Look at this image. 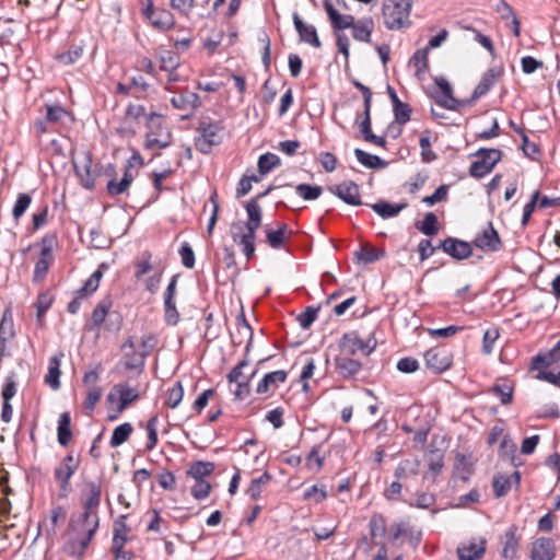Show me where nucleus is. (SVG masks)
Returning a JSON list of instances; mask_svg holds the SVG:
<instances>
[{"label":"nucleus","instance_id":"obj_1","mask_svg":"<svg viewBox=\"0 0 560 560\" xmlns=\"http://www.w3.org/2000/svg\"><path fill=\"white\" fill-rule=\"evenodd\" d=\"M85 489L81 498L83 512L78 518L70 520V537L65 547L70 556L78 558L85 553L100 525L97 509L101 504L102 486L100 482L89 481Z\"/></svg>","mask_w":560,"mask_h":560},{"label":"nucleus","instance_id":"obj_2","mask_svg":"<svg viewBox=\"0 0 560 560\" xmlns=\"http://www.w3.org/2000/svg\"><path fill=\"white\" fill-rule=\"evenodd\" d=\"M224 127L220 121L202 120L197 127L199 136L195 139L196 149L202 154H209L213 147L223 141Z\"/></svg>","mask_w":560,"mask_h":560},{"label":"nucleus","instance_id":"obj_3","mask_svg":"<svg viewBox=\"0 0 560 560\" xmlns=\"http://www.w3.org/2000/svg\"><path fill=\"white\" fill-rule=\"evenodd\" d=\"M373 546L380 549L375 556V560H384L385 558V521L380 516H373L370 521V534L364 536L359 546L364 552H370Z\"/></svg>","mask_w":560,"mask_h":560},{"label":"nucleus","instance_id":"obj_4","mask_svg":"<svg viewBox=\"0 0 560 560\" xmlns=\"http://www.w3.org/2000/svg\"><path fill=\"white\" fill-rule=\"evenodd\" d=\"M474 155L477 160L471 163L469 175L475 178H482L501 161L502 152L499 149L481 148Z\"/></svg>","mask_w":560,"mask_h":560},{"label":"nucleus","instance_id":"obj_5","mask_svg":"<svg viewBox=\"0 0 560 560\" xmlns=\"http://www.w3.org/2000/svg\"><path fill=\"white\" fill-rule=\"evenodd\" d=\"M412 0H387V28L401 30L410 26Z\"/></svg>","mask_w":560,"mask_h":560},{"label":"nucleus","instance_id":"obj_6","mask_svg":"<svg viewBox=\"0 0 560 560\" xmlns=\"http://www.w3.org/2000/svg\"><path fill=\"white\" fill-rule=\"evenodd\" d=\"M156 127L159 129H163V121L161 115L152 112L148 115L147 128L149 131L145 136V149H153L155 147L160 149L167 148L171 144V132L165 129V131L156 133L153 131V128Z\"/></svg>","mask_w":560,"mask_h":560},{"label":"nucleus","instance_id":"obj_7","mask_svg":"<svg viewBox=\"0 0 560 560\" xmlns=\"http://www.w3.org/2000/svg\"><path fill=\"white\" fill-rule=\"evenodd\" d=\"M376 347V340L369 338L364 341L358 334V331L346 332L339 341L340 351L345 354H357L358 352L364 355L370 354Z\"/></svg>","mask_w":560,"mask_h":560},{"label":"nucleus","instance_id":"obj_8","mask_svg":"<svg viewBox=\"0 0 560 560\" xmlns=\"http://www.w3.org/2000/svg\"><path fill=\"white\" fill-rule=\"evenodd\" d=\"M425 365L439 374L446 371L452 364V354L446 348L435 347L424 353Z\"/></svg>","mask_w":560,"mask_h":560},{"label":"nucleus","instance_id":"obj_9","mask_svg":"<svg viewBox=\"0 0 560 560\" xmlns=\"http://www.w3.org/2000/svg\"><path fill=\"white\" fill-rule=\"evenodd\" d=\"M474 245L485 252H498L501 249L502 242L491 222L488 223L481 233L476 235Z\"/></svg>","mask_w":560,"mask_h":560},{"label":"nucleus","instance_id":"obj_10","mask_svg":"<svg viewBox=\"0 0 560 560\" xmlns=\"http://www.w3.org/2000/svg\"><path fill=\"white\" fill-rule=\"evenodd\" d=\"M121 350L124 352V364L127 370H143L145 357L136 350V342L132 337H129L122 343Z\"/></svg>","mask_w":560,"mask_h":560},{"label":"nucleus","instance_id":"obj_11","mask_svg":"<svg viewBox=\"0 0 560 560\" xmlns=\"http://www.w3.org/2000/svg\"><path fill=\"white\" fill-rule=\"evenodd\" d=\"M292 20L301 42L315 48H319L322 46L314 25L305 23L296 12L292 14Z\"/></svg>","mask_w":560,"mask_h":560},{"label":"nucleus","instance_id":"obj_12","mask_svg":"<svg viewBox=\"0 0 560 560\" xmlns=\"http://www.w3.org/2000/svg\"><path fill=\"white\" fill-rule=\"evenodd\" d=\"M231 338L234 345H241L247 340L245 355H248L253 343V329L246 320L243 310L236 317V331L231 334Z\"/></svg>","mask_w":560,"mask_h":560},{"label":"nucleus","instance_id":"obj_13","mask_svg":"<svg viewBox=\"0 0 560 560\" xmlns=\"http://www.w3.org/2000/svg\"><path fill=\"white\" fill-rule=\"evenodd\" d=\"M440 247L444 253L448 254L451 257L463 260L471 256L472 248L468 242L457 240L454 237L445 238Z\"/></svg>","mask_w":560,"mask_h":560},{"label":"nucleus","instance_id":"obj_14","mask_svg":"<svg viewBox=\"0 0 560 560\" xmlns=\"http://www.w3.org/2000/svg\"><path fill=\"white\" fill-rule=\"evenodd\" d=\"M328 190L348 205H361L359 186L353 182H343L339 185L329 186Z\"/></svg>","mask_w":560,"mask_h":560},{"label":"nucleus","instance_id":"obj_15","mask_svg":"<svg viewBox=\"0 0 560 560\" xmlns=\"http://www.w3.org/2000/svg\"><path fill=\"white\" fill-rule=\"evenodd\" d=\"M384 256V249L372 245L371 243H362L354 253V262L357 265H369L381 259Z\"/></svg>","mask_w":560,"mask_h":560},{"label":"nucleus","instance_id":"obj_16","mask_svg":"<svg viewBox=\"0 0 560 560\" xmlns=\"http://www.w3.org/2000/svg\"><path fill=\"white\" fill-rule=\"evenodd\" d=\"M77 175L81 179V184L86 189H92L95 185V177L91 173L92 159L89 153L83 154L79 161H73Z\"/></svg>","mask_w":560,"mask_h":560},{"label":"nucleus","instance_id":"obj_17","mask_svg":"<svg viewBox=\"0 0 560 560\" xmlns=\"http://www.w3.org/2000/svg\"><path fill=\"white\" fill-rule=\"evenodd\" d=\"M15 336L13 318L11 311L8 308L3 312L0 322V358L8 354L7 342L12 340Z\"/></svg>","mask_w":560,"mask_h":560},{"label":"nucleus","instance_id":"obj_18","mask_svg":"<svg viewBox=\"0 0 560 560\" xmlns=\"http://www.w3.org/2000/svg\"><path fill=\"white\" fill-rule=\"evenodd\" d=\"M556 556V547L550 538L540 537L533 542L532 560H552Z\"/></svg>","mask_w":560,"mask_h":560},{"label":"nucleus","instance_id":"obj_19","mask_svg":"<svg viewBox=\"0 0 560 560\" xmlns=\"http://www.w3.org/2000/svg\"><path fill=\"white\" fill-rule=\"evenodd\" d=\"M387 95L389 96L393 104V112L395 117V122L399 126L405 125L410 119L411 108L407 103L401 102L395 90L387 85Z\"/></svg>","mask_w":560,"mask_h":560},{"label":"nucleus","instance_id":"obj_20","mask_svg":"<svg viewBox=\"0 0 560 560\" xmlns=\"http://www.w3.org/2000/svg\"><path fill=\"white\" fill-rule=\"evenodd\" d=\"M521 475L515 470L512 475H497L493 477L492 487L497 498L504 497L513 485L520 483Z\"/></svg>","mask_w":560,"mask_h":560},{"label":"nucleus","instance_id":"obj_21","mask_svg":"<svg viewBox=\"0 0 560 560\" xmlns=\"http://www.w3.org/2000/svg\"><path fill=\"white\" fill-rule=\"evenodd\" d=\"M113 306V301L109 296H105L102 299L91 315V325H86V328L92 330L93 328H100V326L105 322L106 317L109 316L112 318V314H109V310Z\"/></svg>","mask_w":560,"mask_h":560},{"label":"nucleus","instance_id":"obj_22","mask_svg":"<svg viewBox=\"0 0 560 560\" xmlns=\"http://www.w3.org/2000/svg\"><path fill=\"white\" fill-rule=\"evenodd\" d=\"M324 7L330 23L336 31L352 27L354 23V18L352 15L340 14L329 1H325Z\"/></svg>","mask_w":560,"mask_h":560},{"label":"nucleus","instance_id":"obj_23","mask_svg":"<svg viewBox=\"0 0 560 560\" xmlns=\"http://www.w3.org/2000/svg\"><path fill=\"white\" fill-rule=\"evenodd\" d=\"M352 354H345L340 351L336 358V370L342 377H350L357 374L361 369V363L351 358Z\"/></svg>","mask_w":560,"mask_h":560},{"label":"nucleus","instance_id":"obj_24","mask_svg":"<svg viewBox=\"0 0 560 560\" xmlns=\"http://www.w3.org/2000/svg\"><path fill=\"white\" fill-rule=\"evenodd\" d=\"M500 75V71L495 68L488 69L483 75L481 77L478 85L475 88L469 103L480 98L486 95L490 89L493 86L495 79Z\"/></svg>","mask_w":560,"mask_h":560},{"label":"nucleus","instance_id":"obj_25","mask_svg":"<svg viewBox=\"0 0 560 560\" xmlns=\"http://www.w3.org/2000/svg\"><path fill=\"white\" fill-rule=\"evenodd\" d=\"M517 528L510 527L502 536V557L505 559H513L516 556L518 548V538L516 537Z\"/></svg>","mask_w":560,"mask_h":560},{"label":"nucleus","instance_id":"obj_26","mask_svg":"<svg viewBox=\"0 0 560 560\" xmlns=\"http://www.w3.org/2000/svg\"><path fill=\"white\" fill-rule=\"evenodd\" d=\"M131 168L132 167H129L128 165H126L124 176L120 179V182H117L115 178H113L107 183L106 188H107V192L110 196H117V195L124 194L128 190L131 183L133 182V175L131 173Z\"/></svg>","mask_w":560,"mask_h":560},{"label":"nucleus","instance_id":"obj_27","mask_svg":"<svg viewBox=\"0 0 560 560\" xmlns=\"http://www.w3.org/2000/svg\"><path fill=\"white\" fill-rule=\"evenodd\" d=\"M265 232L267 242L273 249H279L292 234L284 223H281L277 230L267 229Z\"/></svg>","mask_w":560,"mask_h":560},{"label":"nucleus","instance_id":"obj_28","mask_svg":"<svg viewBox=\"0 0 560 560\" xmlns=\"http://www.w3.org/2000/svg\"><path fill=\"white\" fill-rule=\"evenodd\" d=\"M62 357L63 354L60 353L49 359L48 373L45 376V383L55 390L60 387V361Z\"/></svg>","mask_w":560,"mask_h":560},{"label":"nucleus","instance_id":"obj_29","mask_svg":"<svg viewBox=\"0 0 560 560\" xmlns=\"http://www.w3.org/2000/svg\"><path fill=\"white\" fill-rule=\"evenodd\" d=\"M171 103L178 109H194L200 106V97L195 92L186 91L183 94L173 96Z\"/></svg>","mask_w":560,"mask_h":560},{"label":"nucleus","instance_id":"obj_30","mask_svg":"<svg viewBox=\"0 0 560 560\" xmlns=\"http://www.w3.org/2000/svg\"><path fill=\"white\" fill-rule=\"evenodd\" d=\"M485 540H481L480 544L470 542L467 546H462L457 548V555L459 560H477L481 558L486 551Z\"/></svg>","mask_w":560,"mask_h":560},{"label":"nucleus","instance_id":"obj_31","mask_svg":"<svg viewBox=\"0 0 560 560\" xmlns=\"http://www.w3.org/2000/svg\"><path fill=\"white\" fill-rule=\"evenodd\" d=\"M215 465L212 462L198 460L190 465L187 475L194 480H206L205 478L214 471Z\"/></svg>","mask_w":560,"mask_h":560},{"label":"nucleus","instance_id":"obj_32","mask_svg":"<svg viewBox=\"0 0 560 560\" xmlns=\"http://www.w3.org/2000/svg\"><path fill=\"white\" fill-rule=\"evenodd\" d=\"M287 380V372L278 370L275 372L267 373L262 380L258 383L256 392L258 394L267 393L272 385L276 383H284Z\"/></svg>","mask_w":560,"mask_h":560},{"label":"nucleus","instance_id":"obj_33","mask_svg":"<svg viewBox=\"0 0 560 560\" xmlns=\"http://www.w3.org/2000/svg\"><path fill=\"white\" fill-rule=\"evenodd\" d=\"M115 389L119 394V402L117 406L118 412H122L125 409L128 408L129 405L139 399V394L133 388L122 385H116Z\"/></svg>","mask_w":560,"mask_h":560},{"label":"nucleus","instance_id":"obj_34","mask_svg":"<svg viewBox=\"0 0 560 560\" xmlns=\"http://www.w3.org/2000/svg\"><path fill=\"white\" fill-rule=\"evenodd\" d=\"M105 267V265H101L98 267L97 270H95L91 276L90 278L84 282V284L82 285V288H80L78 291H77V294L79 295V298H86L89 296L90 294H92L93 292H95L100 285V281L103 277V268Z\"/></svg>","mask_w":560,"mask_h":560},{"label":"nucleus","instance_id":"obj_35","mask_svg":"<svg viewBox=\"0 0 560 560\" xmlns=\"http://www.w3.org/2000/svg\"><path fill=\"white\" fill-rule=\"evenodd\" d=\"M126 542V533L113 534L112 552L114 560H131L132 553L124 550Z\"/></svg>","mask_w":560,"mask_h":560},{"label":"nucleus","instance_id":"obj_36","mask_svg":"<svg viewBox=\"0 0 560 560\" xmlns=\"http://www.w3.org/2000/svg\"><path fill=\"white\" fill-rule=\"evenodd\" d=\"M71 418L69 412H62L58 421V442L62 446H67L72 438L70 429Z\"/></svg>","mask_w":560,"mask_h":560},{"label":"nucleus","instance_id":"obj_37","mask_svg":"<svg viewBox=\"0 0 560 560\" xmlns=\"http://www.w3.org/2000/svg\"><path fill=\"white\" fill-rule=\"evenodd\" d=\"M132 431H133V428H132L131 423H129V422H125V423L116 427L114 429L112 438H110V442H109L110 446L118 447L121 444H124L125 442H127L128 439L130 438Z\"/></svg>","mask_w":560,"mask_h":560},{"label":"nucleus","instance_id":"obj_38","mask_svg":"<svg viewBox=\"0 0 560 560\" xmlns=\"http://www.w3.org/2000/svg\"><path fill=\"white\" fill-rule=\"evenodd\" d=\"M443 458L444 455L442 451L438 448L428 451L424 454V460L428 464L429 471L432 472L433 475H438L444 466Z\"/></svg>","mask_w":560,"mask_h":560},{"label":"nucleus","instance_id":"obj_39","mask_svg":"<svg viewBox=\"0 0 560 560\" xmlns=\"http://www.w3.org/2000/svg\"><path fill=\"white\" fill-rule=\"evenodd\" d=\"M358 161L368 168H383L385 161L377 155L370 154L361 149L354 150Z\"/></svg>","mask_w":560,"mask_h":560},{"label":"nucleus","instance_id":"obj_40","mask_svg":"<svg viewBox=\"0 0 560 560\" xmlns=\"http://www.w3.org/2000/svg\"><path fill=\"white\" fill-rule=\"evenodd\" d=\"M280 165H281L280 158L270 152L260 155L258 159V164H257L258 172L261 175H266V174L270 173L273 168H276Z\"/></svg>","mask_w":560,"mask_h":560},{"label":"nucleus","instance_id":"obj_41","mask_svg":"<svg viewBox=\"0 0 560 560\" xmlns=\"http://www.w3.org/2000/svg\"><path fill=\"white\" fill-rule=\"evenodd\" d=\"M75 470L73 469V466H62L60 465L55 469V478L60 483L61 491H63L65 495L70 490L69 480L73 476Z\"/></svg>","mask_w":560,"mask_h":560},{"label":"nucleus","instance_id":"obj_42","mask_svg":"<svg viewBox=\"0 0 560 560\" xmlns=\"http://www.w3.org/2000/svg\"><path fill=\"white\" fill-rule=\"evenodd\" d=\"M271 479V475L265 471L261 476L250 481L248 488L246 489V493L254 500L258 499L262 492V487L266 486Z\"/></svg>","mask_w":560,"mask_h":560},{"label":"nucleus","instance_id":"obj_43","mask_svg":"<svg viewBox=\"0 0 560 560\" xmlns=\"http://www.w3.org/2000/svg\"><path fill=\"white\" fill-rule=\"evenodd\" d=\"M428 54L429 47H424L423 49H418L411 57L410 62L415 66L417 75H420L428 70Z\"/></svg>","mask_w":560,"mask_h":560},{"label":"nucleus","instance_id":"obj_44","mask_svg":"<svg viewBox=\"0 0 560 560\" xmlns=\"http://www.w3.org/2000/svg\"><path fill=\"white\" fill-rule=\"evenodd\" d=\"M161 69L164 71H173L179 66V57L175 51L161 50L159 52Z\"/></svg>","mask_w":560,"mask_h":560},{"label":"nucleus","instance_id":"obj_45","mask_svg":"<svg viewBox=\"0 0 560 560\" xmlns=\"http://www.w3.org/2000/svg\"><path fill=\"white\" fill-rule=\"evenodd\" d=\"M83 55V47L79 45L71 46L66 52L57 56V60L60 65L70 66L75 63Z\"/></svg>","mask_w":560,"mask_h":560},{"label":"nucleus","instance_id":"obj_46","mask_svg":"<svg viewBox=\"0 0 560 560\" xmlns=\"http://www.w3.org/2000/svg\"><path fill=\"white\" fill-rule=\"evenodd\" d=\"M158 423H159L158 415H154V416H152L148 420V422L145 424V430H147V433H148V443L145 445V448L148 451H152L156 446V443H158Z\"/></svg>","mask_w":560,"mask_h":560},{"label":"nucleus","instance_id":"obj_47","mask_svg":"<svg viewBox=\"0 0 560 560\" xmlns=\"http://www.w3.org/2000/svg\"><path fill=\"white\" fill-rule=\"evenodd\" d=\"M409 524L407 522H399L397 524H393L392 533H390V541L393 544H402L409 535Z\"/></svg>","mask_w":560,"mask_h":560},{"label":"nucleus","instance_id":"obj_48","mask_svg":"<svg viewBox=\"0 0 560 560\" xmlns=\"http://www.w3.org/2000/svg\"><path fill=\"white\" fill-rule=\"evenodd\" d=\"M295 190H296V194L299 196H301L304 200H315L323 192V189L320 186H312L308 184H299L295 187Z\"/></svg>","mask_w":560,"mask_h":560},{"label":"nucleus","instance_id":"obj_49","mask_svg":"<svg viewBox=\"0 0 560 560\" xmlns=\"http://www.w3.org/2000/svg\"><path fill=\"white\" fill-rule=\"evenodd\" d=\"M152 254L149 250H144L141 254V258L136 262L135 277L141 279L145 273L152 270Z\"/></svg>","mask_w":560,"mask_h":560},{"label":"nucleus","instance_id":"obj_50","mask_svg":"<svg viewBox=\"0 0 560 560\" xmlns=\"http://www.w3.org/2000/svg\"><path fill=\"white\" fill-rule=\"evenodd\" d=\"M419 230L427 236H433L438 233V218L433 212H428L424 215Z\"/></svg>","mask_w":560,"mask_h":560},{"label":"nucleus","instance_id":"obj_51","mask_svg":"<svg viewBox=\"0 0 560 560\" xmlns=\"http://www.w3.org/2000/svg\"><path fill=\"white\" fill-rule=\"evenodd\" d=\"M371 22L364 21L359 23H353L352 25V36L357 40L369 42L371 36Z\"/></svg>","mask_w":560,"mask_h":560},{"label":"nucleus","instance_id":"obj_52","mask_svg":"<svg viewBox=\"0 0 560 560\" xmlns=\"http://www.w3.org/2000/svg\"><path fill=\"white\" fill-rule=\"evenodd\" d=\"M52 301L54 299L49 292H43L38 295L37 301L35 303L37 310L36 316L38 322H42L43 316L51 306Z\"/></svg>","mask_w":560,"mask_h":560},{"label":"nucleus","instance_id":"obj_53","mask_svg":"<svg viewBox=\"0 0 560 560\" xmlns=\"http://www.w3.org/2000/svg\"><path fill=\"white\" fill-rule=\"evenodd\" d=\"M152 25L160 30H167L174 25V19L171 12L162 10L150 20Z\"/></svg>","mask_w":560,"mask_h":560},{"label":"nucleus","instance_id":"obj_54","mask_svg":"<svg viewBox=\"0 0 560 560\" xmlns=\"http://www.w3.org/2000/svg\"><path fill=\"white\" fill-rule=\"evenodd\" d=\"M183 397H184V388H183L182 382H176L175 385L168 390V397L166 400V405L170 408L175 409L183 400Z\"/></svg>","mask_w":560,"mask_h":560},{"label":"nucleus","instance_id":"obj_55","mask_svg":"<svg viewBox=\"0 0 560 560\" xmlns=\"http://www.w3.org/2000/svg\"><path fill=\"white\" fill-rule=\"evenodd\" d=\"M211 492V485L207 480H195L191 487V495L196 500H203L209 497Z\"/></svg>","mask_w":560,"mask_h":560},{"label":"nucleus","instance_id":"obj_56","mask_svg":"<svg viewBox=\"0 0 560 560\" xmlns=\"http://www.w3.org/2000/svg\"><path fill=\"white\" fill-rule=\"evenodd\" d=\"M31 201H32V198L30 195H27V194L19 195L18 200L15 201V205L12 210L13 218L16 220L19 218H21L25 213L27 208L30 207Z\"/></svg>","mask_w":560,"mask_h":560},{"label":"nucleus","instance_id":"obj_57","mask_svg":"<svg viewBox=\"0 0 560 560\" xmlns=\"http://www.w3.org/2000/svg\"><path fill=\"white\" fill-rule=\"evenodd\" d=\"M231 236L234 243L242 245L243 238L247 237V230L243 221H235L230 226Z\"/></svg>","mask_w":560,"mask_h":560},{"label":"nucleus","instance_id":"obj_58","mask_svg":"<svg viewBox=\"0 0 560 560\" xmlns=\"http://www.w3.org/2000/svg\"><path fill=\"white\" fill-rule=\"evenodd\" d=\"M499 338V330L497 328L487 329L482 339V352L490 354L493 350V343Z\"/></svg>","mask_w":560,"mask_h":560},{"label":"nucleus","instance_id":"obj_59","mask_svg":"<svg viewBox=\"0 0 560 560\" xmlns=\"http://www.w3.org/2000/svg\"><path fill=\"white\" fill-rule=\"evenodd\" d=\"M173 10L183 16H188L195 7V0H170Z\"/></svg>","mask_w":560,"mask_h":560},{"label":"nucleus","instance_id":"obj_60","mask_svg":"<svg viewBox=\"0 0 560 560\" xmlns=\"http://www.w3.org/2000/svg\"><path fill=\"white\" fill-rule=\"evenodd\" d=\"M318 311L319 307H306V310L298 318L301 327L304 329L310 328L312 324L315 322Z\"/></svg>","mask_w":560,"mask_h":560},{"label":"nucleus","instance_id":"obj_61","mask_svg":"<svg viewBox=\"0 0 560 560\" xmlns=\"http://www.w3.org/2000/svg\"><path fill=\"white\" fill-rule=\"evenodd\" d=\"M164 311L166 323L171 325H176L179 318V314L176 310L174 299H164Z\"/></svg>","mask_w":560,"mask_h":560},{"label":"nucleus","instance_id":"obj_62","mask_svg":"<svg viewBox=\"0 0 560 560\" xmlns=\"http://www.w3.org/2000/svg\"><path fill=\"white\" fill-rule=\"evenodd\" d=\"M101 397H102V389L100 387H97V386L90 387L86 398H85V401H84L85 409L92 411L94 409L95 405L101 399Z\"/></svg>","mask_w":560,"mask_h":560},{"label":"nucleus","instance_id":"obj_63","mask_svg":"<svg viewBox=\"0 0 560 560\" xmlns=\"http://www.w3.org/2000/svg\"><path fill=\"white\" fill-rule=\"evenodd\" d=\"M182 262L186 268L191 269L195 266V254L188 243H184L179 249Z\"/></svg>","mask_w":560,"mask_h":560},{"label":"nucleus","instance_id":"obj_64","mask_svg":"<svg viewBox=\"0 0 560 560\" xmlns=\"http://www.w3.org/2000/svg\"><path fill=\"white\" fill-rule=\"evenodd\" d=\"M158 339L154 335L148 334L141 338L140 341V352L147 358L156 347Z\"/></svg>","mask_w":560,"mask_h":560}]
</instances>
